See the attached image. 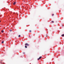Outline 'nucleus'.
Instances as JSON below:
<instances>
[{
	"label": "nucleus",
	"mask_w": 64,
	"mask_h": 64,
	"mask_svg": "<svg viewBox=\"0 0 64 64\" xmlns=\"http://www.w3.org/2000/svg\"><path fill=\"white\" fill-rule=\"evenodd\" d=\"M25 45L26 46H29V44H27V43H26L25 44Z\"/></svg>",
	"instance_id": "1"
},
{
	"label": "nucleus",
	"mask_w": 64,
	"mask_h": 64,
	"mask_svg": "<svg viewBox=\"0 0 64 64\" xmlns=\"http://www.w3.org/2000/svg\"><path fill=\"white\" fill-rule=\"evenodd\" d=\"M16 2H15L13 3V4L14 5L16 4Z\"/></svg>",
	"instance_id": "2"
},
{
	"label": "nucleus",
	"mask_w": 64,
	"mask_h": 64,
	"mask_svg": "<svg viewBox=\"0 0 64 64\" xmlns=\"http://www.w3.org/2000/svg\"><path fill=\"white\" fill-rule=\"evenodd\" d=\"M42 58V56H40V57L39 58L41 59Z\"/></svg>",
	"instance_id": "3"
},
{
	"label": "nucleus",
	"mask_w": 64,
	"mask_h": 64,
	"mask_svg": "<svg viewBox=\"0 0 64 64\" xmlns=\"http://www.w3.org/2000/svg\"><path fill=\"white\" fill-rule=\"evenodd\" d=\"M64 36V34H63L62 35V37Z\"/></svg>",
	"instance_id": "4"
},
{
	"label": "nucleus",
	"mask_w": 64,
	"mask_h": 64,
	"mask_svg": "<svg viewBox=\"0 0 64 64\" xmlns=\"http://www.w3.org/2000/svg\"><path fill=\"white\" fill-rule=\"evenodd\" d=\"M12 31V30H10V32H11Z\"/></svg>",
	"instance_id": "5"
},
{
	"label": "nucleus",
	"mask_w": 64,
	"mask_h": 64,
	"mask_svg": "<svg viewBox=\"0 0 64 64\" xmlns=\"http://www.w3.org/2000/svg\"><path fill=\"white\" fill-rule=\"evenodd\" d=\"M3 43H4V41H2V44H3Z\"/></svg>",
	"instance_id": "6"
},
{
	"label": "nucleus",
	"mask_w": 64,
	"mask_h": 64,
	"mask_svg": "<svg viewBox=\"0 0 64 64\" xmlns=\"http://www.w3.org/2000/svg\"><path fill=\"white\" fill-rule=\"evenodd\" d=\"M4 32V30H2V31H1V32H2V33L3 32Z\"/></svg>",
	"instance_id": "7"
},
{
	"label": "nucleus",
	"mask_w": 64,
	"mask_h": 64,
	"mask_svg": "<svg viewBox=\"0 0 64 64\" xmlns=\"http://www.w3.org/2000/svg\"><path fill=\"white\" fill-rule=\"evenodd\" d=\"M25 47L26 48H27V46H25Z\"/></svg>",
	"instance_id": "8"
},
{
	"label": "nucleus",
	"mask_w": 64,
	"mask_h": 64,
	"mask_svg": "<svg viewBox=\"0 0 64 64\" xmlns=\"http://www.w3.org/2000/svg\"><path fill=\"white\" fill-rule=\"evenodd\" d=\"M51 22H52V23H54V22L53 21H52Z\"/></svg>",
	"instance_id": "9"
},
{
	"label": "nucleus",
	"mask_w": 64,
	"mask_h": 64,
	"mask_svg": "<svg viewBox=\"0 0 64 64\" xmlns=\"http://www.w3.org/2000/svg\"><path fill=\"white\" fill-rule=\"evenodd\" d=\"M29 32H31V30H30L29 31Z\"/></svg>",
	"instance_id": "10"
},
{
	"label": "nucleus",
	"mask_w": 64,
	"mask_h": 64,
	"mask_svg": "<svg viewBox=\"0 0 64 64\" xmlns=\"http://www.w3.org/2000/svg\"><path fill=\"white\" fill-rule=\"evenodd\" d=\"M18 37H20V35H19V36H18Z\"/></svg>",
	"instance_id": "11"
},
{
	"label": "nucleus",
	"mask_w": 64,
	"mask_h": 64,
	"mask_svg": "<svg viewBox=\"0 0 64 64\" xmlns=\"http://www.w3.org/2000/svg\"><path fill=\"white\" fill-rule=\"evenodd\" d=\"M40 58H38V60H40Z\"/></svg>",
	"instance_id": "12"
},
{
	"label": "nucleus",
	"mask_w": 64,
	"mask_h": 64,
	"mask_svg": "<svg viewBox=\"0 0 64 64\" xmlns=\"http://www.w3.org/2000/svg\"><path fill=\"white\" fill-rule=\"evenodd\" d=\"M54 15V14H52V16H53Z\"/></svg>",
	"instance_id": "13"
},
{
	"label": "nucleus",
	"mask_w": 64,
	"mask_h": 64,
	"mask_svg": "<svg viewBox=\"0 0 64 64\" xmlns=\"http://www.w3.org/2000/svg\"><path fill=\"white\" fill-rule=\"evenodd\" d=\"M23 54H25V53L24 52H23Z\"/></svg>",
	"instance_id": "14"
},
{
	"label": "nucleus",
	"mask_w": 64,
	"mask_h": 64,
	"mask_svg": "<svg viewBox=\"0 0 64 64\" xmlns=\"http://www.w3.org/2000/svg\"><path fill=\"white\" fill-rule=\"evenodd\" d=\"M1 22V21L0 20V22Z\"/></svg>",
	"instance_id": "15"
}]
</instances>
